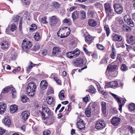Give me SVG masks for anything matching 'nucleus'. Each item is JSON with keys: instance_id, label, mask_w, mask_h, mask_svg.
Wrapping results in <instances>:
<instances>
[{"instance_id": "55", "label": "nucleus", "mask_w": 135, "mask_h": 135, "mask_svg": "<svg viewBox=\"0 0 135 135\" xmlns=\"http://www.w3.org/2000/svg\"><path fill=\"white\" fill-rule=\"evenodd\" d=\"M89 13V15L90 16L93 17H94L95 16L97 15L96 13L93 11H90Z\"/></svg>"}, {"instance_id": "51", "label": "nucleus", "mask_w": 135, "mask_h": 135, "mask_svg": "<svg viewBox=\"0 0 135 135\" xmlns=\"http://www.w3.org/2000/svg\"><path fill=\"white\" fill-rule=\"evenodd\" d=\"M62 22L63 23H70V19L69 18H65L63 20Z\"/></svg>"}, {"instance_id": "21", "label": "nucleus", "mask_w": 135, "mask_h": 135, "mask_svg": "<svg viewBox=\"0 0 135 135\" xmlns=\"http://www.w3.org/2000/svg\"><path fill=\"white\" fill-rule=\"evenodd\" d=\"M43 110L44 112L46 113L48 117H49L52 114V112H51L49 108L47 106L43 107Z\"/></svg>"}, {"instance_id": "58", "label": "nucleus", "mask_w": 135, "mask_h": 135, "mask_svg": "<svg viewBox=\"0 0 135 135\" xmlns=\"http://www.w3.org/2000/svg\"><path fill=\"white\" fill-rule=\"evenodd\" d=\"M83 48L84 51L88 55H89L90 54L91 52L88 50L85 47H83Z\"/></svg>"}, {"instance_id": "20", "label": "nucleus", "mask_w": 135, "mask_h": 135, "mask_svg": "<svg viewBox=\"0 0 135 135\" xmlns=\"http://www.w3.org/2000/svg\"><path fill=\"white\" fill-rule=\"evenodd\" d=\"M61 51V49L59 47H54L52 50V53L55 56H56L58 55L59 52Z\"/></svg>"}, {"instance_id": "42", "label": "nucleus", "mask_w": 135, "mask_h": 135, "mask_svg": "<svg viewBox=\"0 0 135 135\" xmlns=\"http://www.w3.org/2000/svg\"><path fill=\"white\" fill-rule=\"evenodd\" d=\"M13 89H11V90L12 91V97L15 98L16 96V92L14 88L13 87Z\"/></svg>"}, {"instance_id": "3", "label": "nucleus", "mask_w": 135, "mask_h": 135, "mask_svg": "<svg viewBox=\"0 0 135 135\" xmlns=\"http://www.w3.org/2000/svg\"><path fill=\"white\" fill-rule=\"evenodd\" d=\"M104 6L107 16L109 17H112L114 16V13L111 7V4L109 3H106L104 4Z\"/></svg>"}, {"instance_id": "13", "label": "nucleus", "mask_w": 135, "mask_h": 135, "mask_svg": "<svg viewBox=\"0 0 135 135\" xmlns=\"http://www.w3.org/2000/svg\"><path fill=\"white\" fill-rule=\"evenodd\" d=\"M121 119L117 117H113L111 120L112 123L115 126H116L120 124Z\"/></svg>"}, {"instance_id": "18", "label": "nucleus", "mask_w": 135, "mask_h": 135, "mask_svg": "<svg viewBox=\"0 0 135 135\" xmlns=\"http://www.w3.org/2000/svg\"><path fill=\"white\" fill-rule=\"evenodd\" d=\"M6 108L5 104L3 103H0V113L3 114L6 110Z\"/></svg>"}, {"instance_id": "62", "label": "nucleus", "mask_w": 135, "mask_h": 135, "mask_svg": "<svg viewBox=\"0 0 135 135\" xmlns=\"http://www.w3.org/2000/svg\"><path fill=\"white\" fill-rule=\"evenodd\" d=\"M77 8L76 7L74 6L71 7L69 9V11L70 12H71L74 11V10L75 9Z\"/></svg>"}, {"instance_id": "48", "label": "nucleus", "mask_w": 135, "mask_h": 135, "mask_svg": "<svg viewBox=\"0 0 135 135\" xmlns=\"http://www.w3.org/2000/svg\"><path fill=\"white\" fill-rule=\"evenodd\" d=\"M95 91L96 90L94 87L92 85L90 86V88L89 92L92 93H95Z\"/></svg>"}, {"instance_id": "19", "label": "nucleus", "mask_w": 135, "mask_h": 135, "mask_svg": "<svg viewBox=\"0 0 135 135\" xmlns=\"http://www.w3.org/2000/svg\"><path fill=\"white\" fill-rule=\"evenodd\" d=\"M47 83L46 81L45 80H43L41 81L40 86L41 89L44 90L47 88Z\"/></svg>"}, {"instance_id": "22", "label": "nucleus", "mask_w": 135, "mask_h": 135, "mask_svg": "<svg viewBox=\"0 0 135 135\" xmlns=\"http://www.w3.org/2000/svg\"><path fill=\"white\" fill-rule=\"evenodd\" d=\"M79 14V11H75L72 13L71 17L73 20H75L78 18Z\"/></svg>"}, {"instance_id": "7", "label": "nucleus", "mask_w": 135, "mask_h": 135, "mask_svg": "<svg viewBox=\"0 0 135 135\" xmlns=\"http://www.w3.org/2000/svg\"><path fill=\"white\" fill-rule=\"evenodd\" d=\"M77 120L78 121L76 124L78 128L81 130L84 129L85 127V124L84 123L83 120L80 119V117L78 116Z\"/></svg>"}, {"instance_id": "6", "label": "nucleus", "mask_w": 135, "mask_h": 135, "mask_svg": "<svg viewBox=\"0 0 135 135\" xmlns=\"http://www.w3.org/2000/svg\"><path fill=\"white\" fill-rule=\"evenodd\" d=\"M32 46L31 42L28 40H24L22 44V48L25 51L29 50Z\"/></svg>"}, {"instance_id": "38", "label": "nucleus", "mask_w": 135, "mask_h": 135, "mask_svg": "<svg viewBox=\"0 0 135 135\" xmlns=\"http://www.w3.org/2000/svg\"><path fill=\"white\" fill-rule=\"evenodd\" d=\"M128 109L130 111H133L135 110V104L132 103L129 104L128 107Z\"/></svg>"}, {"instance_id": "24", "label": "nucleus", "mask_w": 135, "mask_h": 135, "mask_svg": "<svg viewBox=\"0 0 135 135\" xmlns=\"http://www.w3.org/2000/svg\"><path fill=\"white\" fill-rule=\"evenodd\" d=\"M104 29L106 32V33L107 37H108L110 33V31L109 26L108 25H104Z\"/></svg>"}, {"instance_id": "32", "label": "nucleus", "mask_w": 135, "mask_h": 135, "mask_svg": "<svg viewBox=\"0 0 135 135\" xmlns=\"http://www.w3.org/2000/svg\"><path fill=\"white\" fill-rule=\"evenodd\" d=\"M64 92V91L62 90L59 93V98L61 100H63L65 98Z\"/></svg>"}, {"instance_id": "17", "label": "nucleus", "mask_w": 135, "mask_h": 135, "mask_svg": "<svg viewBox=\"0 0 135 135\" xmlns=\"http://www.w3.org/2000/svg\"><path fill=\"white\" fill-rule=\"evenodd\" d=\"M83 59L81 58L78 59L74 63V66H80L83 64Z\"/></svg>"}, {"instance_id": "47", "label": "nucleus", "mask_w": 135, "mask_h": 135, "mask_svg": "<svg viewBox=\"0 0 135 135\" xmlns=\"http://www.w3.org/2000/svg\"><path fill=\"white\" fill-rule=\"evenodd\" d=\"M51 6L56 8L59 7V4L57 2H52Z\"/></svg>"}, {"instance_id": "60", "label": "nucleus", "mask_w": 135, "mask_h": 135, "mask_svg": "<svg viewBox=\"0 0 135 135\" xmlns=\"http://www.w3.org/2000/svg\"><path fill=\"white\" fill-rule=\"evenodd\" d=\"M22 19H20V23L19 25V30H21L22 27Z\"/></svg>"}, {"instance_id": "41", "label": "nucleus", "mask_w": 135, "mask_h": 135, "mask_svg": "<svg viewBox=\"0 0 135 135\" xmlns=\"http://www.w3.org/2000/svg\"><path fill=\"white\" fill-rule=\"evenodd\" d=\"M35 64H33L32 62H30L29 63V65L27 68V70L28 71H29L31 69V68L33 66H35L36 65Z\"/></svg>"}, {"instance_id": "33", "label": "nucleus", "mask_w": 135, "mask_h": 135, "mask_svg": "<svg viewBox=\"0 0 135 135\" xmlns=\"http://www.w3.org/2000/svg\"><path fill=\"white\" fill-rule=\"evenodd\" d=\"M88 23L89 25L92 27L95 26L97 25L96 22L95 20L92 19L89 20Z\"/></svg>"}, {"instance_id": "56", "label": "nucleus", "mask_w": 135, "mask_h": 135, "mask_svg": "<svg viewBox=\"0 0 135 135\" xmlns=\"http://www.w3.org/2000/svg\"><path fill=\"white\" fill-rule=\"evenodd\" d=\"M66 55L67 57L70 58H72L74 57L71 52H67Z\"/></svg>"}, {"instance_id": "44", "label": "nucleus", "mask_w": 135, "mask_h": 135, "mask_svg": "<svg viewBox=\"0 0 135 135\" xmlns=\"http://www.w3.org/2000/svg\"><path fill=\"white\" fill-rule=\"evenodd\" d=\"M53 93L54 90L51 87H49L47 92V94L50 95Z\"/></svg>"}, {"instance_id": "43", "label": "nucleus", "mask_w": 135, "mask_h": 135, "mask_svg": "<svg viewBox=\"0 0 135 135\" xmlns=\"http://www.w3.org/2000/svg\"><path fill=\"white\" fill-rule=\"evenodd\" d=\"M128 130L130 131L132 134H135V130L133 128V127L130 126H129L128 127Z\"/></svg>"}, {"instance_id": "26", "label": "nucleus", "mask_w": 135, "mask_h": 135, "mask_svg": "<svg viewBox=\"0 0 135 135\" xmlns=\"http://www.w3.org/2000/svg\"><path fill=\"white\" fill-rule=\"evenodd\" d=\"M135 40V35L127 37V41L128 43L130 44L131 43L133 42Z\"/></svg>"}, {"instance_id": "59", "label": "nucleus", "mask_w": 135, "mask_h": 135, "mask_svg": "<svg viewBox=\"0 0 135 135\" xmlns=\"http://www.w3.org/2000/svg\"><path fill=\"white\" fill-rule=\"evenodd\" d=\"M5 130L3 129L2 128L0 127V134L2 135L5 132Z\"/></svg>"}, {"instance_id": "12", "label": "nucleus", "mask_w": 135, "mask_h": 135, "mask_svg": "<svg viewBox=\"0 0 135 135\" xmlns=\"http://www.w3.org/2000/svg\"><path fill=\"white\" fill-rule=\"evenodd\" d=\"M3 122L6 126L10 127L11 125L10 117L8 115L6 116L3 119Z\"/></svg>"}, {"instance_id": "39", "label": "nucleus", "mask_w": 135, "mask_h": 135, "mask_svg": "<svg viewBox=\"0 0 135 135\" xmlns=\"http://www.w3.org/2000/svg\"><path fill=\"white\" fill-rule=\"evenodd\" d=\"M34 37L35 39L37 41H39L41 38L40 33L38 32H37L34 35Z\"/></svg>"}, {"instance_id": "35", "label": "nucleus", "mask_w": 135, "mask_h": 135, "mask_svg": "<svg viewBox=\"0 0 135 135\" xmlns=\"http://www.w3.org/2000/svg\"><path fill=\"white\" fill-rule=\"evenodd\" d=\"M109 87L111 88H114L116 87L118 85V83L117 81H112L109 83Z\"/></svg>"}, {"instance_id": "2", "label": "nucleus", "mask_w": 135, "mask_h": 135, "mask_svg": "<svg viewBox=\"0 0 135 135\" xmlns=\"http://www.w3.org/2000/svg\"><path fill=\"white\" fill-rule=\"evenodd\" d=\"M70 30L68 27H65L60 28L57 33V35L60 38H65L68 36L70 33Z\"/></svg>"}, {"instance_id": "27", "label": "nucleus", "mask_w": 135, "mask_h": 135, "mask_svg": "<svg viewBox=\"0 0 135 135\" xmlns=\"http://www.w3.org/2000/svg\"><path fill=\"white\" fill-rule=\"evenodd\" d=\"M79 12L81 19L84 20L85 19L86 17V12L83 10H80Z\"/></svg>"}, {"instance_id": "36", "label": "nucleus", "mask_w": 135, "mask_h": 135, "mask_svg": "<svg viewBox=\"0 0 135 135\" xmlns=\"http://www.w3.org/2000/svg\"><path fill=\"white\" fill-rule=\"evenodd\" d=\"M13 89V87L11 86H8L4 88L2 91V93H7L9 91L11 90V89Z\"/></svg>"}, {"instance_id": "57", "label": "nucleus", "mask_w": 135, "mask_h": 135, "mask_svg": "<svg viewBox=\"0 0 135 135\" xmlns=\"http://www.w3.org/2000/svg\"><path fill=\"white\" fill-rule=\"evenodd\" d=\"M50 132L49 130H47L44 131L43 132V134L44 135H50Z\"/></svg>"}, {"instance_id": "4", "label": "nucleus", "mask_w": 135, "mask_h": 135, "mask_svg": "<svg viewBox=\"0 0 135 135\" xmlns=\"http://www.w3.org/2000/svg\"><path fill=\"white\" fill-rule=\"evenodd\" d=\"M110 94L112 95L113 98L117 100L119 104V110L121 112L122 111V106L124 105L125 103L126 100H123L121 102V100L117 96V95L112 93H110Z\"/></svg>"}, {"instance_id": "25", "label": "nucleus", "mask_w": 135, "mask_h": 135, "mask_svg": "<svg viewBox=\"0 0 135 135\" xmlns=\"http://www.w3.org/2000/svg\"><path fill=\"white\" fill-rule=\"evenodd\" d=\"M56 74L55 73H53L51 74V77L52 78H53L56 83L59 84H60L61 82L59 79L56 76Z\"/></svg>"}, {"instance_id": "45", "label": "nucleus", "mask_w": 135, "mask_h": 135, "mask_svg": "<svg viewBox=\"0 0 135 135\" xmlns=\"http://www.w3.org/2000/svg\"><path fill=\"white\" fill-rule=\"evenodd\" d=\"M47 17L46 16H44L42 17L41 20V21L42 23H47L48 22L47 21Z\"/></svg>"}, {"instance_id": "16", "label": "nucleus", "mask_w": 135, "mask_h": 135, "mask_svg": "<svg viewBox=\"0 0 135 135\" xmlns=\"http://www.w3.org/2000/svg\"><path fill=\"white\" fill-rule=\"evenodd\" d=\"M30 115L29 112L27 111H23L21 114L22 118L25 121L28 118Z\"/></svg>"}, {"instance_id": "5", "label": "nucleus", "mask_w": 135, "mask_h": 135, "mask_svg": "<svg viewBox=\"0 0 135 135\" xmlns=\"http://www.w3.org/2000/svg\"><path fill=\"white\" fill-rule=\"evenodd\" d=\"M106 123L103 120L100 119L97 121L95 123L96 128L98 130H101L106 126Z\"/></svg>"}, {"instance_id": "15", "label": "nucleus", "mask_w": 135, "mask_h": 135, "mask_svg": "<svg viewBox=\"0 0 135 135\" xmlns=\"http://www.w3.org/2000/svg\"><path fill=\"white\" fill-rule=\"evenodd\" d=\"M94 39V38L89 35L86 36L85 37V41L88 45H90L93 42Z\"/></svg>"}, {"instance_id": "14", "label": "nucleus", "mask_w": 135, "mask_h": 135, "mask_svg": "<svg viewBox=\"0 0 135 135\" xmlns=\"http://www.w3.org/2000/svg\"><path fill=\"white\" fill-rule=\"evenodd\" d=\"M112 38L113 41H121L122 39V37L121 36L114 33L112 34Z\"/></svg>"}, {"instance_id": "31", "label": "nucleus", "mask_w": 135, "mask_h": 135, "mask_svg": "<svg viewBox=\"0 0 135 135\" xmlns=\"http://www.w3.org/2000/svg\"><path fill=\"white\" fill-rule=\"evenodd\" d=\"M47 103L49 104H51L55 103L54 99L52 97L49 96L46 99Z\"/></svg>"}, {"instance_id": "9", "label": "nucleus", "mask_w": 135, "mask_h": 135, "mask_svg": "<svg viewBox=\"0 0 135 135\" xmlns=\"http://www.w3.org/2000/svg\"><path fill=\"white\" fill-rule=\"evenodd\" d=\"M115 11L117 13L121 14L123 12V8L121 4L117 3L113 5Z\"/></svg>"}, {"instance_id": "1", "label": "nucleus", "mask_w": 135, "mask_h": 135, "mask_svg": "<svg viewBox=\"0 0 135 135\" xmlns=\"http://www.w3.org/2000/svg\"><path fill=\"white\" fill-rule=\"evenodd\" d=\"M35 84L32 82L30 83L27 87L26 92L28 95L31 97H33L35 93L36 88Z\"/></svg>"}, {"instance_id": "34", "label": "nucleus", "mask_w": 135, "mask_h": 135, "mask_svg": "<svg viewBox=\"0 0 135 135\" xmlns=\"http://www.w3.org/2000/svg\"><path fill=\"white\" fill-rule=\"evenodd\" d=\"M106 103L105 102H101L102 110L104 114L106 113Z\"/></svg>"}, {"instance_id": "29", "label": "nucleus", "mask_w": 135, "mask_h": 135, "mask_svg": "<svg viewBox=\"0 0 135 135\" xmlns=\"http://www.w3.org/2000/svg\"><path fill=\"white\" fill-rule=\"evenodd\" d=\"M90 107L88 106V107L85 110V113L88 117H90L91 116V111Z\"/></svg>"}, {"instance_id": "50", "label": "nucleus", "mask_w": 135, "mask_h": 135, "mask_svg": "<svg viewBox=\"0 0 135 135\" xmlns=\"http://www.w3.org/2000/svg\"><path fill=\"white\" fill-rule=\"evenodd\" d=\"M19 16L17 15L15 16L13 18V22H17L19 20Z\"/></svg>"}, {"instance_id": "37", "label": "nucleus", "mask_w": 135, "mask_h": 135, "mask_svg": "<svg viewBox=\"0 0 135 135\" xmlns=\"http://www.w3.org/2000/svg\"><path fill=\"white\" fill-rule=\"evenodd\" d=\"M122 28L124 31L126 32H130L132 30L130 27L125 25H123Z\"/></svg>"}, {"instance_id": "54", "label": "nucleus", "mask_w": 135, "mask_h": 135, "mask_svg": "<svg viewBox=\"0 0 135 135\" xmlns=\"http://www.w3.org/2000/svg\"><path fill=\"white\" fill-rule=\"evenodd\" d=\"M31 27L30 28V31H34L37 29L36 26L35 24H32L31 25Z\"/></svg>"}, {"instance_id": "28", "label": "nucleus", "mask_w": 135, "mask_h": 135, "mask_svg": "<svg viewBox=\"0 0 135 135\" xmlns=\"http://www.w3.org/2000/svg\"><path fill=\"white\" fill-rule=\"evenodd\" d=\"M17 106L16 105H14L11 106L10 108V110L12 113H14L17 110Z\"/></svg>"}, {"instance_id": "40", "label": "nucleus", "mask_w": 135, "mask_h": 135, "mask_svg": "<svg viewBox=\"0 0 135 135\" xmlns=\"http://www.w3.org/2000/svg\"><path fill=\"white\" fill-rule=\"evenodd\" d=\"M21 99L23 103H26L28 101V98L26 95H23L21 97Z\"/></svg>"}, {"instance_id": "52", "label": "nucleus", "mask_w": 135, "mask_h": 135, "mask_svg": "<svg viewBox=\"0 0 135 135\" xmlns=\"http://www.w3.org/2000/svg\"><path fill=\"white\" fill-rule=\"evenodd\" d=\"M16 28L17 27L15 24H12L11 25L10 30L12 31L13 32L15 31Z\"/></svg>"}, {"instance_id": "49", "label": "nucleus", "mask_w": 135, "mask_h": 135, "mask_svg": "<svg viewBox=\"0 0 135 135\" xmlns=\"http://www.w3.org/2000/svg\"><path fill=\"white\" fill-rule=\"evenodd\" d=\"M40 47V45L38 44H36L33 47L32 49L34 51H36L39 49Z\"/></svg>"}, {"instance_id": "30", "label": "nucleus", "mask_w": 135, "mask_h": 135, "mask_svg": "<svg viewBox=\"0 0 135 135\" xmlns=\"http://www.w3.org/2000/svg\"><path fill=\"white\" fill-rule=\"evenodd\" d=\"M71 52L75 57L77 56L80 54L79 50L77 49H76L73 51H71Z\"/></svg>"}, {"instance_id": "61", "label": "nucleus", "mask_w": 135, "mask_h": 135, "mask_svg": "<svg viewBox=\"0 0 135 135\" xmlns=\"http://www.w3.org/2000/svg\"><path fill=\"white\" fill-rule=\"evenodd\" d=\"M116 53L112 52L110 54V56L112 59H114L116 56Z\"/></svg>"}, {"instance_id": "11", "label": "nucleus", "mask_w": 135, "mask_h": 135, "mask_svg": "<svg viewBox=\"0 0 135 135\" xmlns=\"http://www.w3.org/2000/svg\"><path fill=\"white\" fill-rule=\"evenodd\" d=\"M124 18L125 22L127 23L130 26L132 27L134 26V24L133 21L129 15L125 16Z\"/></svg>"}, {"instance_id": "53", "label": "nucleus", "mask_w": 135, "mask_h": 135, "mask_svg": "<svg viewBox=\"0 0 135 135\" xmlns=\"http://www.w3.org/2000/svg\"><path fill=\"white\" fill-rule=\"evenodd\" d=\"M97 48L100 50H103L104 48V47L102 45L99 44H97Z\"/></svg>"}, {"instance_id": "10", "label": "nucleus", "mask_w": 135, "mask_h": 135, "mask_svg": "<svg viewBox=\"0 0 135 135\" xmlns=\"http://www.w3.org/2000/svg\"><path fill=\"white\" fill-rule=\"evenodd\" d=\"M9 45L7 40L3 39H0V46L1 48L3 50L7 49Z\"/></svg>"}, {"instance_id": "46", "label": "nucleus", "mask_w": 135, "mask_h": 135, "mask_svg": "<svg viewBox=\"0 0 135 135\" xmlns=\"http://www.w3.org/2000/svg\"><path fill=\"white\" fill-rule=\"evenodd\" d=\"M121 69L123 71H126L128 69V67L124 64L122 65Z\"/></svg>"}, {"instance_id": "8", "label": "nucleus", "mask_w": 135, "mask_h": 135, "mask_svg": "<svg viewBox=\"0 0 135 135\" xmlns=\"http://www.w3.org/2000/svg\"><path fill=\"white\" fill-rule=\"evenodd\" d=\"M49 20L50 24L51 26H55L56 23L59 21V19L55 16L50 17Z\"/></svg>"}, {"instance_id": "23", "label": "nucleus", "mask_w": 135, "mask_h": 135, "mask_svg": "<svg viewBox=\"0 0 135 135\" xmlns=\"http://www.w3.org/2000/svg\"><path fill=\"white\" fill-rule=\"evenodd\" d=\"M117 67L116 65H109L107 67V70L110 71H115Z\"/></svg>"}, {"instance_id": "64", "label": "nucleus", "mask_w": 135, "mask_h": 135, "mask_svg": "<svg viewBox=\"0 0 135 135\" xmlns=\"http://www.w3.org/2000/svg\"><path fill=\"white\" fill-rule=\"evenodd\" d=\"M94 5L97 8H99L101 4L100 2H98L94 4Z\"/></svg>"}, {"instance_id": "63", "label": "nucleus", "mask_w": 135, "mask_h": 135, "mask_svg": "<svg viewBox=\"0 0 135 135\" xmlns=\"http://www.w3.org/2000/svg\"><path fill=\"white\" fill-rule=\"evenodd\" d=\"M83 102H84L85 103H86L88 101V97H85L83 98Z\"/></svg>"}]
</instances>
